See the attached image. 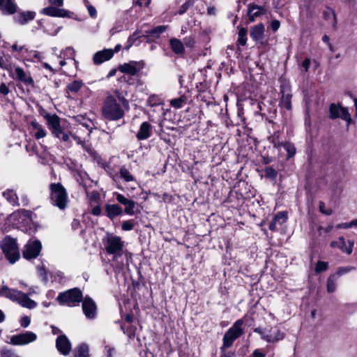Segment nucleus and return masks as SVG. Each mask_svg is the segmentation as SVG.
Returning <instances> with one entry per match:
<instances>
[{
    "mask_svg": "<svg viewBox=\"0 0 357 357\" xmlns=\"http://www.w3.org/2000/svg\"><path fill=\"white\" fill-rule=\"evenodd\" d=\"M130 110V103L123 93L114 90L107 95L102 102L101 115L108 121H118L123 119L126 112Z\"/></svg>",
    "mask_w": 357,
    "mask_h": 357,
    "instance_id": "nucleus-1",
    "label": "nucleus"
},
{
    "mask_svg": "<svg viewBox=\"0 0 357 357\" xmlns=\"http://www.w3.org/2000/svg\"><path fill=\"white\" fill-rule=\"evenodd\" d=\"M43 117L53 137L64 142L69 141V134L65 132V124L67 122L65 119L60 118L56 114L50 113H45Z\"/></svg>",
    "mask_w": 357,
    "mask_h": 357,
    "instance_id": "nucleus-2",
    "label": "nucleus"
},
{
    "mask_svg": "<svg viewBox=\"0 0 357 357\" xmlns=\"http://www.w3.org/2000/svg\"><path fill=\"white\" fill-rule=\"evenodd\" d=\"M50 199L51 203L60 210L66 208L68 204V196L64 186L61 183H52L50 184Z\"/></svg>",
    "mask_w": 357,
    "mask_h": 357,
    "instance_id": "nucleus-3",
    "label": "nucleus"
},
{
    "mask_svg": "<svg viewBox=\"0 0 357 357\" xmlns=\"http://www.w3.org/2000/svg\"><path fill=\"white\" fill-rule=\"evenodd\" d=\"M82 300L83 293L78 287L60 292L56 297V301L60 305H67L68 307L78 306Z\"/></svg>",
    "mask_w": 357,
    "mask_h": 357,
    "instance_id": "nucleus-4",
    "label": "nucleus"
},
{
    "mask_svg": "<svg viewBox=\"0 0 357 357\" xmlns=\"http://www.w3.org/2000/svg\"><path fill=\"white\" fill-rule=\"evenodd\" d=\"M257 109L255 112V116H261V119L265 121L266 123L271 124L273 126H278V123L274 121L277 117L278 110L272 101L269 100L267 103L259 101L257 103Z\"/></svg>",
    "mask_w": 357,
    "mask_h": 357,
    "instance_id": "nucleus-5",
    "label": "nucleus"
},
{
    "mask_svg": "<svg viewBox=\"0 0 357 357\" xmlns=\"http://www.w3.org/2000/svg\"><path fill=\"white\" fill-rule=\"evenodd\" d=\"M1 248L10 264H13L19 260L20 255L15 238L6 236L1 243Z\"/></svg>",
    "mask_w": 357,
    "mask_h": 357,
    "instance_id": "nucleus-6",
    "label": "nucleus"
},
{
    "mask_svg": "<svg viewBox=\"0 0 357 357\" xmlns=\"http://www.w3.org/2000/svg\"><path fill=\"white\" fill-rule=\"evenodd\" d=\"M243 324V318L238 319L234 323L233 326L225 333L221 347L226 349L231 347L234 341L244 334V330L242 328Z\"/></svg>",
    "mask_w": 357,
    "mask_h": 357,
    "instance_id": "nucleus-7",
    "label": "nucleus"
},
{
    "mask_svg": "<svg viewBox=\"0 0 357 357\" xmlns=\"http://www.w3.org/2000/svg\"><path fill=\"white\" fill-rule=\"evenodd\" d=\"M102 241L105 250L108 255H113L114 257L122 255L124 243L120 236L107 234Z\"/></svg>",
    "mask_w": 357,
    "mask_h": 357,
    "instance_id": "nucleus-8",
    "label": "nucleus"
},
{
    "mask_svg": "<svg viewBox=\"0 0 357 357\" xmlns=\"http://www.w3.org/2000/svg\"><path fill=\"white\" fill-rule=\"evenodd\" d=\"M179 96L170 100V105L175 109H181L186 105H191L193 102L192 89L188 86H181Z\"/></svg>",
    "mask_w": 357,
    "mask_h": 357,
    "instance_id": "nucleus-9",
    "label": "nucleus"
},
{
    "mask_svg": "<svg viewBox=\"0 0 357 357\" xmlns=\"http://www.w3.org/2000/svg\"><path fill=\"white\" fill-rule=\"evenodd\" d=\"M113 197L115 198L119 204L123 205L125 207L123 208V213L128 215H134L137 213H140V211L137 208L135 209V206L137 205V202L132 199H128L126 197L123 195L114 192L113 193Z\"/></svg>",
    "mask_w": 357,
    "mask_h": 357,
    "instance_id": "nucleus-10",
    "label": "nucleus"
},
{
    "mask_svg": "<svg viewBox=\"0 0 357 357\" xmlns=\"http://www.w3.org/2000/svg\"><path fill=\"white\" fill-rule=\"evenodd\" d=\"M42 250L41 242L36 239L31 243L28 242L24 247L22 256L27 260L37 258Z\"/></svg>",
    "mask_w": 357,
    "mask_h": 357,
    "instance_id": "nucleus-11",
    "label": "nucleus"
},
{
    "mask_svg": "<svg viewBox=\"0 0 357 357\" xmlns=\"http://www.w3.org/2000/svg\"><path fill=\"white\" fill-rule=\"evenodd\" d=\"M144 66L145 63L142 60L139 61H130L128 63L120 64L118 66V70L122 73L135 76L137 75L138 73L144 68Z\"/></svg>",
    "mask_w": 357,
    "mask_h": 357,
    "instance_id": "nucleus-12",
    "label": "nucleus"
},
{
    "mask_svg": "<svg viewBox=\"0 0 357 357\" xmlns=\"http://www.w3.org/2000/svg\"><path fill=\"white\" fill-rule=\"evenodd\" d=\"M37 339L36 333L31 331H26L22 333L12 335L9 343L13 345H26L34 342Z\"/></svg>",
    "mask_w": 357,
    "mask_h": 357,
    "instance_id": "nucleus-13",
    "label": "nucleus"
},
{
    "mask_svg": "<svg viewBox=\"0 0 357 357\" xmlns=\"http://www.w3.org/2000/svg\"><path fill=\"white\" fill-rule=\"evenodd\" d=\"M82 311L85 317L89 319H93L97 315V305L95 301L89 296L83 297L82 301Z\"/></svg>",
    "mask_w": 357,
    "mask_h": 357,
    "instance_id": "nucleus-14",
    "label": "nucleus"
},
{
    "mask_svg": "<svg viewBox=\"0 0 357 357\" xmlns=\"http://www.w3.org/2000/svg\"><path fill=\"white\" fill-rule=\"evenodd\" d=\"M290 86L282 84L280 86V93L281 94V98L279 102V106L285 108L287 110H291L292 108L291 105V98L292 95L290 93Z\"/></svg>",
    "mask_w": 357,
    "mask_h": 357,
    "instance_id": "nucleus-15",
    "label": "nucleus"
},
{
    "mask_svg": "<svg viewBox=\"0 0 357 357\" xmlns=\"http://www.w3.org/2000/svg\"><path fill=\"white\" fill-rule=\"evenodd\" d=\"M225 202L229 204L231 208H238L241 207L245 203V197L239 190H231Z\"/></svg>",
    "mask_w": 357,
    "mask_h": 357,
    "instance_id": "nucleus-16",
    "label": "nucleus"
},
{
    "mask_svg": "<svg viewBox=\"0 0 357 357\" xmlns=\"http://www.w3.org/2000/svg\"><path fill=\"white\" fill-rule=\"evenodd\" d=\"M40 13L54 17H70L69 10L53 6L43 8L40 10Z\"/></svg>",
    "mask_w": 357,
    "mask_h": 357,
    "instance_id": "nucleus-17",
    "label": "nucleus"
},
{
    "mask_svg": "<svg viewBox=\"0 0 357 357\" xmlns=\"http://www.w3.org/2000/svg\"><path fill=\"white\" fill-rule=\"evenodd\" d=\"M166 29V26L159 25L151 30L146 31V34L142 35L140 37L142 38L143 40L146 43H153L160 37V35L164 33Z\"/></svg>",
    "mask_w": 357,
    "mask_h": 357,
    "instance_id": "nucleus-18",
    "label": "nucleus"
},
{
    "mask_svg": "<svg viewBox=\"0 0 357 357\" xmlns=\"http://www.w3.org/2000/svg\"><path fill=\"white\" fill-rule=\"evenodd\" d=\"M56 347L61 354L67 356L71 351L72 345L67 336L63 334L57 337L56 340Z\"/></svg>",
    "mask_w": 357,
    "mask_h": 357,
    "instance_id": "nucleus-19",
    "label": "nucleus"
},
{
    "mask_svg": "<svg viewBox=\"0 0 357 357\" xmlns=\"http://www.w3.org/2000/svg\"><path fill=\"white\" fill-rule=\"evenodd\" d=\"M33 215L36 216L31 211L21 209L11 214V218L16 222V224H20L25 222L33 221Z\"/></svg>",
    "mask_w": 357,
    "mask_h": 357,
    "instance_id": "nucleus-20",
    "label": "nucleus"
},
{
    "mask_svg": "<svg viewBox=\"0 0 357 357\" xmlns=\"http://www.w3.org/2000/svg\"><path fill=\"white\" fill-rule=\"evenodd\" d=\"M122 206L118 204H106L105 205V213L110 220L113 221L116 218L123 214Z\"/></svg>",
    "mask_w": 357,
    "mask_h": 357,
    "instance_id": "nucleus-21",
    "label": "nucleus"
},
{
    "mask_svg": "<svg viewBox=\"0 0 357 357\" xmlns=\"http://www.w3.org/2000/svg\"><path fill=\"white\" fill-rule=\"evenodd\" d=\"M271 128L273 129V133H271V131L268 129L270 136L268 137V140L273 144L274 148L280 149L284 142L281 141L282 132L279 130L280 126L278 124V126L273 127V125H271Z\"/></svg>",
    "mask_w": 357,
    "mask_h": 357,
    "instance_id": "nucleus-22",
    "label": "nucleus"
},
{
    "mask_svg": "<svg viewBox=\"0 0 357 357\" xmlns=\"http://www.w3.org/2000/svg\"><path fill=\"white\" fill-rule=\"evenodd\" d=\"M153 126L148 121L142 122L136 134V138L139 141L146 140L153 135Z\"/></svg>",
    "mask_w": 357,
    "mask_h": 357,
    "instance_id": "nucleus-23",
    "label": "nucleus"
},
{
    "mask_svg": "<svg viewBox=\"0 0 357 357\" xmlns=\"http://www.w3.org/2000/svg\"><path fill=\"white\" fill-rule=\"evenodd\" d=\"M36 13L35 11H19L17 15L13 17L15 23L20 25H25L29 22L33 20L36 17Z\"/></svg>",
    "mask_w": 357,
    "mask_h": 357,
    "instance_id": "nucleus-24",
    "label": "nucleus"
},
{
    "mask_svg": "<svg viewBox=\"0 0 357 357\" xmlns=\"http://www.w3.org/2000/svg\"><path fill=\"white\" fill-rule=\"evenodd\" d=\"M114 54V51L112 49H105L98 51L93 54V61L95 65H100L105 61L110 60Z\"/></svg>",
    "mask_w": 357,
    "mask_h": 357,
    "instance_id": "nucleus-25",
    "label": "nucleus"
},
{
    "mask_svg": "<svg viewBox=\"0 0 357 357\" xmlns=\"http://www.w3.org/2000/svg\"><path fill=\"white\" fill-rule=\"evenodd\" d=\"M269 332L270 334H267L266 336L264 337V340L268 343H275L282 340L285 337V333H284L278 325L271 328Z\"/></svg>",
    "mask_w": 357,
    "mask_h": 357,
    "instance_id": "nucleus-26",
    "label": "nucleus"
},
{
    "mask_svg": "<svg viewBox=\"0 0 357 357\" xmlns=\"http://www.w3.org/2000/svg\"><path fill=\"white\" fill-rule=\"evenodd\" d=\"M288 220V213L286 211H279L276 214L274 215L271 221L268 225V229L271 231H276L277 224L282 225L285 223Z\"/></svg>",
    "mask_w": 357,
    "mask_h": 357,
    "instance_id": "nucleus-27",
    "label": "nucleus"
},
{
    "mask_svg": "<svg viewBox=\"0 0 357 357\" xmlns=\"http://www.w3.org/2000/svg\"><path fill=\"white\" fill-rule=\"evenodd\" d=\"M196 97L197 101L205 103L207 107L216 105L215 98L209 90H198Z\"/></svg>",
    "mask_w": 357,
    "mask_h": 357,
    "instance_id": "nucleus-28",
    "label": "nucleus"
},
{
    "mask_svg": "<svg viewBox=\"0 0 357 357\" xmlns=\"http://www.w3.org/2000/svg\"><path fill=\"white\" fill-rule=\"evenodd\" d=\"M17 6L14 0H0V10L3 15H11L17 13Z\"/></svg>",
    "mask_w": 357,
    "mask_h": 357,
    "instance_id": "nucleus-29",
    "label": "nucleus"
},
{
    "mask_svg": "<svg viewBox=\"0 0 357 357\" xmlns=\"http://www.w3.org/2000/svg\"><path fill=\"white\" fill-rule=\"evenodd\" d=\"M264 8L255 3H250L248 6L247 16L250 22H254L255 19L264 13Z\"/></svg>",
    "mask_w": 357,
    "mask_h": 357,
    "instance_id": "nucleus-30",
    "label": "nucleus"
},
{
    "mask_svg": "<svg viewBox=\"0 0 357 357\" xmlns=\"http://www.w3.org/2000/svg\"><path fill=\"white\" fill-rule=\"evenodd\" d=\"M171 50L179 57H183L185 54V46L182 41L178 38H172L169 40Z\"/></svg>",
    "mask_w": 357,
    "mask_h": 357,
    "instance_id": "nucleus-31",
    "label": "nucleus"
},
{
    "mask_svg": "<svg viewBox=\"0 0 357 357\" xmlns=\"http://www.w3.org/2000/svg\"><path fill=\"white\" fill-rule=\"evenodd\" d=\"M264 25L262 22L258 23L257 24L252 26L250 30V38L256 41L259 42L264 37Z\"/></svg>",
    "mask_w": 357,
    "mask_h": 357,
    "instance_id": "nucleus-32",
    "label": "nucleus"
},
{
    "mask_svg": "<svg viewBox=\"0 0 357 357\" xmlns=\"http://www.w3.org/2000/svg\"><path fill=\"white\" fill-rule=\"evenodd\" d=\"M17 79L26 86H34V80L31 75H27L23 68L17 67L15 70Z\"/></svg>",
    "mask_w": 357,
    "mask_h": 357,
    "instance_id": "nucleus-33",
    "label": "nucleus"
},
{
    "mask_svg": "<svg viewBox=\"0 0 357 357\" xmlns=\"http://www.w3.org/2000/svg\"><path fill=\"white\" fill-rule=\"evenodd\" d=\"M29 129L31 130V133L33 130H36V132L33 134V136L36 139H40L47 135V131L43 127V126L38 123L36 120L31 121L30 122Z\"/></svg>",
    "mask_w": 357,
    "mask_h": 357,
    "instance_id": "nucleus-34",
    "label": "nucleus"
},
{
    "mask_svg": "<svg viewBox=\"0 0 357 357\" xmlns=\"http://www.w3.org/2000/svg\"><path fill=\"white\" fill-rule=\"evenodd\" d=\"M21 230L24 232L28 234L30 236H33L36 231H38V228L39 227V225L34 221L25 222L19 224Z\"/></svg>",
    "mask_w": 357,
    "mask_h": 357,
    "instance_id": "nucleus-35",
    "label": "nucleus"
},
{
    "mask_svg": "<svg viewBox=\"0 0 357 357\" xmlns=\"http://www.w3.org/2000/svg\"><path fill=\"white\" fill-rule=\"evenodd\" d=\"M22 291L17 289H10L6 285H3L2 296L7 298L13 301H18Z\"/></svg>",
    "mask_w": 357,
    "mask_h": 357,
    "instance_id": "nucleus-36",
    "label": "nucleus"
},
{
    "mask_svg": "<svg viewBox=\"0 0 357 357\" xmlns=\"http://www.w3.org/2000/svg\"><path fill=\"white\" fill-rule=\"evenodd\" d=\"M2 195L3 197L7 200V202H9L12 206H20L19 198L15 190L12 189H7L3 192Z\"/></svg>",
    "mask_w": 357,
    "mask_h": 357,
    "instance_id": "nucleus-37",
    "label": "nucleus"
},
{
    "mask_svg": "<svg viewBox=\"0 0 357 357\" xmlns=\"http://www.w3.org/2000/svg\"><path fill=\"white\" fill-rule=\"evenodd\" d=\"M18 302L22 307L28 309H33L37 306L36 302L31 299L29 296L24 292L21 293Z\"/></svg>",
    "mask_w": 357,
    "mask_h": 357,
    "instance_id": "nucleus-38",
    "label": "nucleus"
},
{
    "mask_svg": "<svg viewBox=\"0 0 357 357\" xmlns=\"http://www.w3.org/2000/svg\"><path fill=\"white\" fill-rule=\"evenodd\" d=\"M74 357H89V346L86 343L79 344L74 350Z\"/></svg>",
    "mask_w": 357,
    "mask_h": 357,
    "instance_id": "nucleus-39",
    "label": "nucleus"
},
{
    "mask_svg": "<svg viewBox=\"0 0 357 357\" xmlns=\"http://www.w3.org/2000/svg\"><path fill=\"white\" fill-rule=\"evenodd\" d=\"M120 326L121 330L129 339L132 340L135 338L137 329L136 326L132 325V324L128 326H126L124 323H121Z\"/></svg>",
    "mask_w": 357,
    "mask_h": 357,
    "instance_id": "nucleus-40",
    "label": "nucleus"
},
{
    "mask_svg": "<svg viewBox=\"0 0 357 357\" xmlns=\"http://www.w3.org/2000/svg\"><path fill=\"white\" fill-rule=\"evenodd\" d=\"M248 30L245 27H238L237 45L241 46H245L248 40Z\"/></svg>",
    "mask_w": 357,
    "mask_h": 357,
    "instance_id": "nucleus-41",
    "label": "nucleus"
},
{
    "mask_svg": "<svg viewBox=\"0 0 357 357\" xmlns=\"http://www.w3.org/2000/svg\"><path fill=\"white\" fill-rule=\"evenodd\" d=\"M84 86V83L82 80L77 79L69 83L66 86L67 92H72L77 93Z\"/></svg>",
    "mask_w": 357,
    "mask_h": 357,
    "instance_id": "nucleus-42",
    "label": "nucleus"
},
{
    "mask_svg": "<svg viewBox=\"0 0 357 357\" xmlns=\"http://www.w3.org/2000/svg\"><path fill=\"white\" fill-rule=\"evenodd\" d=\"M282 147L287 151V159L289 160L294 157L296 154V150L294 144L290 142H284Z\"/></svg>",
    "mask_w": 357,
    "mask_h": 357,
    "instance_id": "nucleus-43",
    "label": "nucleus"
},
{
    "mask_svg": "<svg viewBox=\"0 0 357 357\" xmlns=\"http://www.w3.org/2000/svg\"><path fill=\"white\" fill-rule=\"evenodd\" d=\"M326 8H327V10L323 11V17L325 20H328L331 18V17L332 16L333 18V26L334 29H335L337 26V24L335 12L333 9H332L331 8H330L328 6H326Z\"/></svg>",
    "mask_w": 357,
    "mask_h": 357,
    "instance_id": "nucleus-44",
    "label": "nucleus"
},
{
    "mask_svg": "<svg viewBox=\"0 0 357 357\" xmlns=\"http://www.w3.org/2000/svg\"><path fill=\"white\" fill-rule=\"evenodd\" d=\"M119 176L126 182H130L135 181V177L131 174L129 170L123 166L119 170Z\"/></svg>",
    "mask_w": 357,
    "mask_h": 357,
    "instance_id": "nucleus-45",
    "label": "nucleus"
},
{
    "mask_svg": "<svg viewBox=\"0 0 357 357\" xmlns=\"http://www.w3.org/2000/svg\"><path fill=\"white\" fill-rule=\"evenodd\" d=\"M340 104L331 103L329 106V118L336 119L340 117Z\"/></svg>",
    "mask_w": 357,
    "mask_h": 357,
    "instance_id": "nucleus-46",
    "label": "nucleus"
},
{
    "mask_svg": "<svg viewBox=\"0 0 357 357\" xmlns=\"http://www.w3.org/2000/svg\"><path fill=\"white\" fill-rule=\"evenodd\" d=\"M337 278H335V275H333L331 274L327 279L326 284V290L329 294L333 293L336 290V280Z\"/></svg>",
    "mask_w": 357,
    "mask_h": 357,
    "instance_id": "nucleus-47",
    "label": "nucleus"
},
{
    "mask_svg": "<svg viewBox=\"0 0 357 357\" xmlns=\"http://www.w3.org/2000/svg\"><path fill=\"white\" fill-rule=\"evenodd\" d=\"M162 105V102L159 96L155 94L150 95L146 100V105L150 107H155Z\"/></svg>",
    "mask_w": 357,
    "mask_h": 357,
    "instance_id": "nucleus-48",
    "label": "nucleus"
},
{
    "mask_svg": "<svg viewBox=\"0 0 357 357\" xmlns=\"http://www.w3.org/2000/svg\"><path fill=\"white\" fill-rule=\"evenodd\" d=\"M84 150L89 155L91 158H93V160L99 162L100 160H102V158L99 153L93 148H92L91 145L84 146Z\"/></svg>",
    "mask_w": 357,
    "mask_h": 357,
    "instance_id": "nucleus-49",
    "label": "nucleus"
},
{
    "mask_svg": "<svg viewBox=\"0 0 357 357\" xmlns=\"http://www.w3.org/2000/svg\"><path fill=\"white\" fill-rule=\"evenodd\" d=\"M196 0H186L184 3H183L180 7L178 11L176 12V14H178L180 15H183L185 13L189 8H192Z\"/></svg>",
    "mask_w": 357,
    "mask_h": 357,
    "instance_id": "nucleus-50",
    "label": "nucleus"
},
{
    "mask_svg": "<svg viewBox=\"0 0 357 357\" xmlns=\"http://www.w3.org/2000/svg\"><path fill=\"white\" fill-rule=\"evenodd\" d=\"M265 177L271 181H275L278 176V172L273 167L268 166L264 169Z\"/></svg>",
    "mask_w": 357,
    "mask_h": 357,
    "instance_id": "nucleus-51",
    "label": "nucleus"
},
{
    "mask_svg": "<svg viewBox=\"0 0 357 357\" xmlns=\"http://www.w3.org/2000/svg\"><path fill=\"white\" fill-rule=\"evenodd\" d=\"M339 118H341L342 120L347 121V125H349L352 121V119H351V117L349 112L348 109L347 107H342L341 105H340V117Z\"/></svg>",
    "mask_w": 357,
    "mask_h": 357,
    "instance_id": "nucleus-52",
    "label": "nucleus"
},
{
    "mask_svg": "<svg viewBox=\"0 0 357 357\" xmlns=\"http://www.w3.org/2000/svg\"><path fill=\"white\" fill-rule=\"evenodd\" d=\"M136 225H137V222L135 219L127 220L123 221L121 224V229L125 231H129L134 229Z\"/></svg>",
    "mask_w": 357,
    "mask_h": 357,
    "instance_id": "nucleus-53",
    "label": "nucleus"
},
{
    "mask_svg": "<svg viewBox=\"0 0 357 357\" xmlns=\"http://www.w3.org/2000/svg\"><path fill=\"white\" fill-rule=\"evenodd\" d=\"M139 33V30H136L135 31H134V33L132 35H130L128 37V40L126 41V43L124 49L129 50L134 45V43L139 38V36H138Z\"/></svg>",
    "mask_w": 357,
    "mask_h": 357,
    "instance_id": "nucleus-54",
    "label": "nucleus"
},
{
    "mask_svg": "<svg viewBox=\"0 0 357 357\" xmlns=\"http://www.w3.org/2000/svg\"><path fill=\"white\" fill-rule=\"evenodd\" d=\"M75 52L71 47H67L61 52L60 57L64 59H74Z\"/></svg>",
    "mask_w": 357,
    "mask_h": 357,
    "instance_id": "nucleus-55",
    "label": "nucleus"
},
{
    "mask_svg": "<svg viewBox=\"0 0 357 357\" xmlns=\"http://www.w3.org/2000/svg\"><path fill=\"white\" fill-rule=\"evenodd\" d=\"M328 268V263L324 261L319 260L315 266L314 271L316 273H321L327 271Z\"/></svg>",
    "mask_w": 357,
    "mask_h": 357,
    "instance_id": "nucleus-56",
    "label": "nucleus"
},
{
    "mask_svg": "<svg viewBox=\"0 0 357 357\" xmlns=\"http://www.w3.org/2000/svg\"><path fill=\"white\" fill-rule=\"evenodd\" d=\"M237 116L238 120L240 123H241V126L243 127L247 126L246 119L244 116V109L242 106L239 105H237Z\"/></svg>",
    "mask_w": 357,
    "mask_h": 357,
    "instance_id": "nucleus-57",
    "label": "nucleus"
},
{
    "mask_svg": "<svg viewBox=\"0 0 357 357\" xmlns=\"http://www.w3.org/2000/svg\"><path fill=\"white\" fill-rule=\"evenodd\" d=\"M354 269V267L352 266H340L337 268V271L332 275H335V278H338L340 276H342Z\"/></svg>",
    "mask_w": 357,
    "mask_h": 357,
    "instance_id": "nucleus-58",
    "label": "nucleus"
},
{
    "mask_svg": "<svg viewBox=\"0 0 357 357\" xmlns=\"http://www.w3.org/2000/svg\"><path fill=\"white\" fill-rule=\"evenodd\" d=\"M319 210L320 213L326 215H331L334 213V211L332 208H325V204L322 201L319 202Z\"/></svg>",
    "mask_w": 357,
    "mask_h": 357,
    "instance_id": "nucleus-59",
    "label": "nucleus"
},
{
    "mask_svg": "<svg viewBox=\"0 0 357 357\" xmlns=\"http://www.w3.org/2000/svg\"><path fill=\"white\" fill-rule=\"evenodd\" d=\"M38 276L41 278L42 281L44 282H47L48 281V277H47V272L46 268L44 266H38Z\"/></svg>",
    "mask_w": 357,
    "mask_h": 357,
    "instance_id": "nucleus-60",
    "label": "nucleus"
},
{
    "mask_svg": "<svg viewBox=\"0 0 357 357\" xmlns=\"http://www.w3.org/2000/svg\"><path fill=\"white\" fill-rule=\"evenodd\" d=\"M183 44L184 46L185 45L187 47L193 48L195 45V37L192 36L185 37L183 38Z\"/></svg>",
    "mask_w": 357,
    "mask_h": 357,
    "instance_id": "nucleus-61",
    "label": "nucleus"
},
{
    "mask_svg": "<svg viewBox=\"0 0 357 357\" xmlns=\"http://www.w3.org/2000/svg\"><path fill=\"white\" fill-rule=\"evenodd\" d=\"M225 126L227 128H231L234 126H241V123H240L238 120L234 121L229 116H227L225 119Z\"/></svg>",
    "mask_w": 357,
    "mask_h": 357,
    "instance_id": "nucleus-62",
    "label": "nucleus"
},
{
    "mask_svg": "<svg viewBox=\"0 0 357 357\" xmlns=\"http://www.w3.org/2000/svg\"><path fill=\"white\" fill-rule=\"evenodd\" d=\"M174 201V197L173 195L167 193V192H164L162 195V200L161 202H164V203H167V204H171Z\"/></svg>",
    "mask_w": 357,
    "mask_h": 357,
    "instance_id": "nucleus-63",
    "label": "nucleus"
},
{
    "mask_svg": "<svg viewBox=\"0 0 357 357\" xmlns=\"http://www.w3.org/2000/svg\"><path fill=\"white\" fill-rule=\"evenodd\" d=\"M220 357H236V355L234 351H227L225 348L220 347Z\"/></svg>",
    "mask_w": 357,
    "mask_h": 357,
    "instance_id": "nucleus-64",
    "label": "nucleus"
}]
</instances>
